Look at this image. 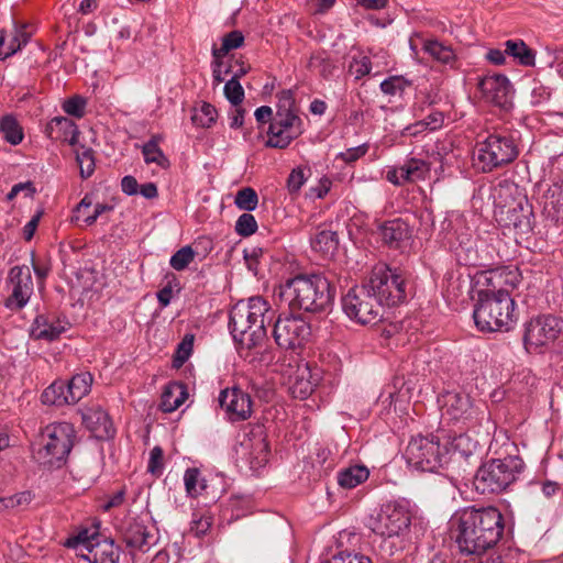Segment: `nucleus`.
Segmentation results:
<instances>
[{"instance_id":"obj_10","label":"nucleus","mask_w":563,"mask_h":563,"mask_svg":"<svg viewBox=\"0 0 563 563\" xmlns=\"http://www.w3.org/2000/svg\"><path fill=\"white\" fill-rule=\"evenodd\" d=\"M449 449L435 437H416L409 442L406 456L408 464L422 472H435L449 460Z\"/></svg>"},{"instance_id":"obj_49","label":"nucleus","mask_w":563,"mask_h":563,"mask_svg":"<svg viewBox=\"0 0 563 563\" xmlns=\"http://www.w3.org/2000/svg\"><path fill=\"white\" fill-rule=\"evenodd\" d=\"M455 257L460 265L470 267H490V264L481 262L478 249H456Z\"/></svg>"},{"instance_id":"obj_4","label":"nucleus","mask_w":563,"mask_h":563,"mask_svg":"<svg viewBox=\"0 0 563 563\" xmlns=\"http://www.w3.org/2000/svg\"><path fill=\"white\" fill-rule=\"evenodd\" d=\"M518 155L519 143L516 133L500 130L489 133L476 143L473 162L478 170L490 173L512 163Z\"/></svg>"},{"instance_id":"obj_48","label":"nucleus","mask_w":563,"mask_h":563,"mask_svg":"<svg viewBox=\"0 0 563 563\" xmlns=\"http://www.w3.org/2000/svg\"><path fill=\"white\" fill-rule=\"evenodd\" d=\"M311 243L316 246L338 245V233L328 225H319L311 236Z\"/></svg>"},{"instance_id":"obj_26","label":"nucleus","mask_w":563,"mask_h":563,"mask_svg":"<svg viewBox=\"0 0 563 563\" xmlns=\"http://www.w3.org/2000/svg\"><path fill=\"white\" fill-rule=\"evenodd\" d=\"M379 235L385 243L399 244L410 238L411 231L407 222L402 219H394L384 222L379 227Z\"/></svg>"},{"instance_id":"obj_41","label":"nucleus","mask_w":563,"mask_h":563,"mask_svg":"<svg viewBox=\"0 0 563 563\" xmlns=\"http://www.w3.org/2000/svg\"><path fill=\"white\" fill-rule=\"evenodd\" d=\"M0 131L3 139L12 144L18 145L23 140V132L15 118L12 115H4L0 121Z\"/></svg>"},{"instance_id":"obj_58","label":"nucleus","mask_w":563,"mask_h":563,"mask_svg":"<svg viewBox=\"0 0 563 563\" xmlns=\"http://www.w3.org/2000/svg\"><path fill=\"white\" fill-rule=\"evenodd\" d=\"M32 498L33 496L29 490L0 498L1 510L29 505L32 501Z\"/></svg>"},{"instance_id":"obj_1","label":"nucleus","mask_w":563,"mask_h":563,"mask_svg":"<svg viewBox=\"0 0 563 563\" xmlns=\"http://www.w3.org/2000/svg\"><path fill=\"white\" fill-rule=\"evenodd\" d=\"M452 538L460 552L478 559L500 540L504 517L496 507H466L453 514L450 521Z\"/></svg>"},{"instance_id":"obj_46","label":"nucleus","mask_w":563,"mask_h":563,"mask_svg":"<svg viewBox=\"0 0 563 563\" xmlns=\"http://www.w3.org/2000/svg\"><path fill=\"white\" fill-rule=\"evenodd\" d=\"M349 71L355 77L361 79L369 74H374V64L369 55H361L352 58Z\"/></svg>"},{"instance_id":"obj_50","label":"nucleus","mask_w":563,"mask_h":563,"mask_svg":"<svg viewBox=\"0 0 563 563\" xmlns=\"http://www.w3.org/2000/svg\"><path fill=\"white\" fill-rule=\"evenodd\" d=\"M409 86V81L401 76H390L380 82V90L387 96L401 95Z\"/></svg>"},{"instance_id":"obj_60","label":"nucleus","mask_w":563,"mask_h":563,"mask_svg":"<svg viewBox=\"0 0 563 563\" xmlns=\"http://www.w3.org/2000/svg\"><path fill=\"white\" fill-rule=\"evenodd\" d=\"M307 181L306 169L302 167L294 168L287 179V189L289 192H298Z\"/></svg>"},{"instance_id":"obj_63","label":"nucleus","mask_w":563,"mask_h":563,"mask_svg":"<svg viewBox=\"0 0 563 563\" xmlns=\"http://www.w3.org/2000/svg\"><path fill=\"white\" fill-rule=\"evenodd\" d=\"M551 91L542 84L536 82L530 91V103L532 106H540L550 99Z\"/></svg>"},{"instance_id":"obj_21","label":"nucleus","mask_w":563,"mask_h":563,"mask_svg":"<svg viewBox=\"0 0 563 563\" xmlns=\"http://www.w3.org/2000/svg\"><path fill=\"white\" fill-rule=\"evenodd\" d=\"M69 323L55 314H40L35 318L31 335L36 340L54 341L64 333Z\"/></svg>"},{"instance_id":"obj_19","label":"nucleus","mask_w":563,"mask_h":563,"mask_svg":"<svg viewBox=\"0 0 563 563\" xmlns=\"http://www.w3.org/2000/svg\"><path fill=\"white\" fill-rule=\"evenodd\" d=\"M442 416L451 420L470 419L474 408L470 397L462 393L446 391L439 398Z\"/></svg>"},{"instance_id":"obj_18","label":"nucleus","mask_w":563,"mask_h":563,"mask_svg":"<svg viewBox=\"0 0 563 563\" xmlns=\"http://www.w3.org/2000/svg\"><path fill=\"white\" fill-rule=\"evenodd\" d=\"M219 404L231 421H243L252 415L251 396L239 387L223 389Z\"/></svg>"},{"instance_id":"obj_51","label":"nucleus","mask_w":563,"mask_h":563,"mask_svg":"<svg viewBox=\"0 0 563 563\" xmlns=\"http://www.w3.org/2000/svg\"><path fill=\"white\" fill-rule=\"evenodd\" d=\"M223 92L232 106H240L244 99V89L235 78H230L224 84Z\"/></svg>"},{"instance_id":"obj_27","label":"nucleus","mask_w":563,"mask_h":563,"mask_svg":"<svg viewBox=\"0 0 563 563\" xmlns=\"http://www.w3.org/2000/svg\"><path fill=\"white\" fill-rule=\"evenodd\" d=\"M543 214L554 223H563V186H552L543 202Z\"/></svg>"},{"instance_id":"obj_52","label":"nucleus","mask_w":563,"mask_h":563,"mask_svg":"<svg viewBox=\"0 0 563 563\" xmlns=\"http://www.w3.org/2000/svg\"><path fill=\"white\" fill-rule=\"evenodd\" d=\"M87 100L81 96H74L63 102V110L71 117L82 118L85 115Z\"/></svg>"},{"instance_id":"obj_54","label":"nucleus","mask_w":563,"mask_h":563,"mask_svg":"<svg viewBox=\"0 0 563 563\" xmlns=\"http://www.w3.org/2000/svg\"><path fill=\"white\" fill-rule=\"evenodd\" d=\"M211 526L212 517L209 514H194L190 526V532L194 533L196 537L200 538L209 531Z\"/></svg>"},{"instance_id":"obj_23","label":"nucleus","mask_w":563,"mask_h":563,"mask_svg":"<svg viewBox=\"0 0 563 563\" xmlns=\"http://www.w3.org/2000/svg\"><path fill=\"white\" fill-rule=\"evenodd\" d=\"M290 391L295 398L306 399L312 394L317 379H312L311 371L308 364L297 366L294 376H290Z\"/></svg>"},{"instance_id":"obj_39","label":"nucleus","mask_w":563,"mask_h":563,"mask_svg":"<svg viewBox=\"0 0 563 563\" xmlns=\"http://www.w3.org/2000/svg\"><path fill=\"white\" fill-rule=\"evenodd\" d=\"M142 154L146 164H155L162 169H166L169 166V161L158 146L155 137L151 139L143 145Z\"/></svg>"},{"instance_id":"obj_28","label":"nucleus","mask_w":563,"mask_h":563,"mask_svg":"<svg viewBox=\"0 0 563 563\" xmlns=\"http://www.w3.org/2000/svg\"><path fill=\"white\" fill-rule=\"evenodd\" d=\"M48 129L54 137L60 139L64 142L69 143L71 146H76L78 143L79 130L77 124L65 117H56L51 120Z\"/></svg>"},{"instance_id":"obj_13","label":"nucleus","mask_w":563,"mask_h":563,"mask_svg":"<svg viewBox=\"0 0 563 563\" xmlns=\"http://www.w3.org/2000/svg\"><path fill=\"white\" fill-rule=\"evenodd\" d=\"M411 512L406 504L389 503L368 520V528L383 538L400 536L410 526Z\"/></svg>"},{"instance_id":"obj_59","label":"nucleus","mask_w":563,"mask_h":563,"mask_svg":"<svg viewBox=\"0 0 563 563\" xmlns=\"http://www.w3.org/2000/svg\"><path fill=\"white\" fill-rule=\"evenodd\" d=\"M443 121L444 117L441 112L432 111L426 117L423 121L418 122L413 125V128L418 130L413 131L412 134H415L416 132H420L422 129L435 131L442 126Z\"/></svg>"},{"instance_id":"obj_6","label":"nucleus","mask_w":563,"mask_h":563,"mask_svg":"<svg viewBox=\"0 0 563 563\" xmlns=\"http://www.w3.org/2000/svg\"><path fill=\"white\" fill-rule=\"evenodd\" d=\"M525 468L522 459L508 455L484 463L474 476V486L481 494L501 493L514 484Z\"/></svg>"},{"instance_id":"obj_57","label":"nucleus","mask_w":563,"mask_h":563,"mask_svg":"<svg viewBox=\"0 0 563 563\" xmlns=\"http://www.w3.org/2000/svg\"><path fill=\"white\" fill-rule=\"evenodd\" d=\"M194 345V335H185L178 344L174 355V366L180 367L190 356Z\"/></svg>"},{"instance_id":"obj_45","label":"nucleus","mask_w":563,"mask_h":563,"mask_svg":"<svg viewBox=\"0 0 563 563\" xmlns=\"http://www.w3.org/2000/svg\"><path fill=\"white\" fill-rule=\"evenodd\" d=\"M234 203L240 210L251 212L257 208L258 196L253 188L245 187L236 192Z\"/></svg>"},{"instance_id":"obj_38","label":"nucleus","mask_w":563,"mask_h":563,"mask_svg":"<svg viewBox=\"0 0 563 563\" xmlns=\"http://www.w3.org/2000/svg\"><path fill=\"white\" fill-rule=\"evenodd\" d=\"M75 147L76 162L79 166L80 177L89 178L96 169V158L92 148L77 143Z\"/></svg>"},{"instance_id":"obj_20","label":"nucleus","mask_w":563,"mask_h":563,"mask_svg":"<svg viewBox=\"0 0 563 563\" xmlns=\"http://www.w3.org/2000/svg\"><path fill=\"white\" fill-rule=\"evenodd\" d=\"M82 423L97 439H109L115 433L109 415L97 405L86 407L81 410Z\"/></svg>"},{"instance_id":"obj_44","label":"nucleus","mask_w":563,"mask_h":563,"mask_svg":"<svg viewBox=\"0 0 563 563\" xmlns=\"http://www.w3.org/2000/svg\"><path fill=\"white\" fill-rule=\"evenodd\" d=\"M97 538L98 533L96 531L90 532L88 529H84L76 536L68 538L65 545L71 549L85 548L89 553H91L96 547V542L98 541L96 540Z\"/></svg>"},{"instance_id":"obj_62","label":"nucleus","mask_w":563,"mask_h":563,"mask_svg":"<svg viewBox=\"0 0 563 563\" xmlns=\"http://www.w3.org/2000/svg\"><path fill=\"white\" fill-rule=\"evenodd\" d=\"M369 56L374 64V75L382 74L389 64V55L387 51L379 48L377 51H369Z\"/></svg>"},{"instance_id":"obj_30","label":"nucleus","mask_w":563,"mask_h":563,"mask_svg":"<svg viewBox=\"0 0 563 563\" xmlns=\"http://www.w3.org/2000/svg\"><path fill=\"white\" fill-rule=\"evenodd\" d=\"M423 53L429 55L433 60L451 68L454 67L456 62V55L452 47L437 38H428V42L423 44Z\"/></svg>"},{"instance_id":"obj_53","label":"nucleus","mask_w":563,"mask_h":563,"mask_svg":"<svg viewBox=\"0 0 563 563\" xmlns=\"http://www.w3.org/2000/svg\"><path fill=\"white\" fill-rule=\"evenodd\" d=\"M277 111L276 113L282 114H296L294 110L295 106V92L291 89H284L277 93Z\"/></svg>"},{"instance_id":"obj_9","label":"nucleus","mask_w":563,"mask_h":563,"mask_svg":"<svg viewBox=\"0 0 563 563\" xmlns=\"http://www.w3.org/2000/svg\"><path fill=\"white\" fill-rule=\"evenodd\" d=\"M342 309L349 319L363 325L378 323L384 312L365 283L347 290L342 297Z\"/></svg>"},{"instance_id":"obj_8","label":"nucleus","mask_w":563,"mask_h":563,"mask_svg":"<svg viewBox=\"0 0 563 563\" xmlns=\"http://www.w3.org/2000/svg\"><path fill=\"white\" fill-rule=\"evenodd\" d=\"M504 191L509 195V199L501 201L495 197L494 213L496 220L505 227L529 229L533 212L528 198L517 187L507 185L496 189L499 199L503 197Z\"/></svg>"},{"instance_id":"obj_43","label":"nucleus","mask_w":563,"mask_h":563,"mask_svg":"<svg viewBox=\"0 0 563 563\" xmlns=\"http://www.w3.org/2000/svg\"><path fill=\"white\" fill-rule=\"evenodd\" d=\"M319 253L320 260L323 261V265L335 269L346 265V249H312Z\"/></svg>"},{"instance_id":"obj_42","label":"nucleus","mask_w":563,"mask_h":563,"mask_svg":"<svg viewBox=\"0 0 563 563\" xmlns=\"http://www.w3.org/2000/svg\"><path fill=\"white\" fill-rule=\"evenodd\" d=\"M402 173L408 183L423 179L429 172L427 163L419 158H409L402 165Z\"/></svg>"},{"instance_id":"obj_37","label":"nucleus","mask_w":563,"mask_h":563,"mask_svg":"<svg viewBox=\"0 0 563 563\" xmlns=\"http://www.w3.org/2000/svg\"><path fill=\"white\" fill-rule=\"evenodd\" d=\"M269 446L263 437H255L251 440V451L249 453V462L251 468L258 470L268 461Z\"/></svg>"},{"instance_id":"obj_3","label":"nucleus","mask_w":563,"mask_h":563,"mask_svg":"<svg viewBox=\"0 0 563 563\" xmlns=\"http://www.w3.org/2000/svg\"><path fill=\"white\" fill-rule=\"evenodd\" d=\"M273 313L261 297L239 301L230 311L229 328L234 341L246 349L257 346L266 338L265 324L272 321Z\"/></svg>"},{"instance_id":"obj_17","label":"nucleus","mask_w":563,"mask_h":563,"mask_svg":"<svg viewBox=\"0 0 563 563\" xmlns=\"http://www.w3.org/2000/svg\"><path fill=\"white\" fill-rule=\"evenodd\" d=\"M478 89L486 101L504 109L510 107L515 93L512 84L501 74L483 77L478 82Z\"/></svg>"},{"instance_id":"obj_31","label":"nucleus","mask_w":563,"mask_h":563,"mask_svg":"<svg viewBox=\"0 0 563 563\" xmlns=\"http://www.w3.org/2000/svg\"><path fill=\"white\" fill-rule=\"evenodd\" d=\"M505 52L522 66H534L536 54L522 40H508L505 42Z\"/></svg>"},{"instance_id":"obj_34","label":"nucleus","mask_w":563,"mask_h":563,"mask_svg":"<svg viewBox=\"0 0 563 563\" xmlns=\"http://www.w3.org/2000/svg\"><path fill=\"white\" fill-rule=\"evenodd\" d=\"M369 476V471L363 465H353L339 472L338 483L342 488L352 489Z\"/></svg>"},{"instance_id":"obj_11","label":"nucleus","mask_w":563,"mask_h":563,"mask_svg":"<svg viewBox=\"0 0 563 563\" xmlns=\"http://www.w3.org/2000/svg\"><path fill=\"white\" fill-rule=\"evenodd\" d=\"M75 430L68 422L52 423L42 431V446L37 455L44 463L53 465L55 461L64 460L70 452Z\"/></svg>"},{"instance_id":"obj_2","label":"nucleus","mask_w":563,"mask_h":563,"mask_svg":"<svg viewBox=\"0 0 563 563\" xmlns=\"http://www.w3.org/2000/svg\"><path fill=\"white\" fill-rule=\"evenodd\" d=\"M334 296V287L320 274H300L280 286V297L292 311L324 312L332 306Z\"/></svg>"},{"instance_id":"obj_47","label":"nucleus","mask_w":563,"mask_h":563,"mask_svg":"<svg viewBox=\"0 0 563 563\" xmlns=\"http://www.w3.org/2000/svg\"><path fill=\"white\" fill-rule=\"evenodd\" d=\"M186 492L195 497L206 488L205 479L201 478L198 468H188L184 475Z\"/></svg>"},{"instance_id":"obj_35","label":"nucleus","mask_w":563,"mask_h":563,"mask_svg":"<svg viewBox=\"0 0 563 563\" xmlns=\"http://www.w3.org/2000/svg\"><path fill=\"white\" fill-rule=\"evenodd\" d=\"M91 553V563H119L120 551L113 540L104 538L102 541H97Z\"/></svg>"},{"instance_id":"obj_29","label":"nucleus","mask_w":563,"mask_h":563,"mask_svg":"<svg viewBox=\"0 0 563 563\" xmlns=\"http://www.w3.org/2000/svg\"><path fill=\"white\" fill-rule=\"evenodd\" d=\"M187 396L185 385L175 382L169 383L163 390L161 409L164 412H173L185 402Z\"/></svg>"},{"instance_id":"obj_12","label":"nucleus","mask_w":563,"mask_h":563,"mask_svg":"<svg viewBox=\"0 0 563 563\" xmlns=\"http://www.w3.org/2000/svg\"><path fill=\"white\" fill-rule=\"evenodd\" d=\"M523 328V345L531 353L554 343L562 333L563 321L553 314H540L527 321Z\"/></svg>"},{"instance_id":"obj_7","label":"nucleus","mask_w":563,"mask_h":563,"mask_svg":"<svg viewBox=\"0 0 563 563\" xmlns=\"http://www.w3.org/2000/svg\"><path fill=\"white\" fill-rule=\"evenodd\" d=\"M364 283L383 308L406 301L407 278L398 269H393L387 265H377Z\"/></svg>"},{"instance_id":"obj_5","label":"nucleus","mask_w":563,"mask_h":563,"mask_svg":"<svg viewBox=\"0 0 563 563\" xmlns=\"http://www.w3.org/2000/svg\"><path fill=\"white\" fill-rule=\"evenodd\" d=\"M515 299L507 289L479 296L473 318L481 331H508L515 323Z\"/></svg>"},{"instance_id":"obj_22","label":"nucleus","mask_w":563,"mask_h":563,"mask_svg":"<svg viewBox=\"0 0 563 563\" xmlns=\"http://www.w3.org/2000/svg\"><path fill=\"white\" fill-rule=\"evenodd\" d=\"M31 34L25 26L13 24L12 29L0 31V60H4L18 53L30 41Z\"/></svg>"},{"instance_id":"obj_33","label":"nucleus","mask_w":563,"mask_h":563,"mask_svg":"<svg viewBox=\"0 0 563 563\" xmlns=\"http://www.w3.org/2000/svg\"><path fill=\"white\" fill-rule=\"evenodd\" d=\"M66 382L55 380L42 393L41 399L44 405L62 407L73 405L67 395Z\"/></svg>"},{"instance_id":"obj_40","label":"nucleus","mask_w":563,"mask_h":563,"mask_svg":"<svg viewBox=\"0 0 563 563\" xmlns=\"http://www.w3.org/2000/svg\"><path fill=\"white\" fill-rule=\"evenodd\" d=\"M244 35L241 31L234 30L229 33H227L222 37V44L220 47L213 46L212 47V57H224L227 54H229L231 51L240 48L244 44Z\"/></svg>"},{"instance_id":"obj_56","label":"nucleus","mask_w":563,"mask_h":563,"mask_svg":"<svg viewBox=\"0 0 563 563\" xmlns=\"http://www.w3.org/2000/svg\"><path fill=\"white\" fill-rule=\"evenodd\" d=\"M196 253L192 249H178L170 257L169 264L176 271H183L195 260Z\"/></svg>"},{"instance_id":"obj_14","label":"nucleus","mask_w":563,"mask_h":563,"mask_svg":"<svg viewBox=\"0 0 563 563\" xmlns=\"http://www.w3.org/2000/svg\"><path fill=\"white\" fill-rule=\"evenodd\" d=\"M311 334L308 322L298 316L279 317L274 323L276 344L285 350L301 347Z\"/></svg>"},{"instance_id":"obj_32","label":"nucleus","mask_w":563,"mask_h":563,"mask_svg":"<svg viewBox=\"0 0 563 563\" xmlns=\"http://www.w3.org/2000/svg\"><path fill=\"white\" fill-rule=\"evenodd\" d=\"M91 384L92 376L88 372L74 375L71 379L66 383L67 395L69 396L73 405L78 402L90 391Z\"/></svg>"},{"instance_id":"obj_25","label":"nucleus","mask_w":563,"mask_h":563,"mask_svg":"<svg viewBox=\"0 0 563 563\" xmlns=\"http://www.w3.org/2000/svg\"><path fill=\"white\" fill-rule=\"evenodd\" d=\"M112 210L113 206L108 203L98 202L93 205L92 196L86 195L76 207L75 213L77 220H81L86 225H91L103 213Z\"/></svg>"},{"instance_id":"obj_15","label":"nucleus","mask_w":563,"mask_h":563,"mask_svg":"<svg viewBox=\"0 0 563 563\" xmlns=\"http://www.w3.org/2000/svg\"><path fill=\"white\" fill-rule=\"evenodd\" d=\"M9 295L4 305L12 311H19L30 301L34 292V283L31 269L26 265L14 266L8 276Z\"/></svg>"},{"instance_id":"obj_55","label":"nucleus","mask_w":563,"mask_h":563,"mask_svg":"<svg viewBox=\"0 0 563 563\" xmlns=\"http://www.w3.org/2000/svg\"><path fill=\"white\" fill-rule=\"evenodd\" d=\"M257 230V222L253 214L245 212L235 222V231L241 236L252 235Z\"/></svg>"},{"instance_id":"obj_16","label":"nucleus","mask_w":563,"mask_h":563,"mask_svg":"<svg viewBox=\"0 0 563 563\" xmlns=\"http://www.w3.org/2000/svg\"><path fill=\"white\" fill-rule=\"evenodd\" d=\"M302 133V121L297 114L276 113L267 130L265 145L286 148Z\"/></svg>"},{"instance_id":"obj_64","label":"nucleus","mask_w":563,"mask_h":563,"mask_svg":"<svg viewBox=\"0 0 563 563\" xmlns=\"http://www.w3.org/2000/svg\"><path fill=\"white\" fill-rule=\"evenodd\" d=\"M222 58L223 57L213 58L212 64H211L212 78H213L214 85H220L221 82H223L225 79V76L231 73L230 67H224Z\"/></svg>"},{"instance_id":"obj_24","label":"nucleus","mask_w":563,"mask_h":563,"mask_svg":"<svg viewBox=\"0 0 563 563\" xmlns=\"http://www.w3.org/2000/svg\"><path fill=\"white\" fill-rule=\"evenodd\" d=\"M152 538L146 526L137 521L130 522L123 532V541L126 547L142 552L150 548Z\"/></svg>"},{"instance_id":"obj_61","label":"nucleus","mask_w":563,"mask_h":563,"mask_svg":"<svg viewBox=\"0 0 563 563\" xmlns=\"http://www.w3.org/2000/svg\"><path fill=\"white\" fill-rule=\"evenodd\" d=\"M163 450L159 446H154L150 453L147 471L153 475H161L164 468Z\"/></svg>"},{"instance_id":"obj_36","label":"nucleus","mask_w":563,"mask_h":563,"mask_svg":"<svg viewBox=\"0 0 563 563\" xmlns=\"http://www.w3.org/2000/svg\"><path fill=\"white\" fill-rule=\"evenodd\" d=\"M218 119V111L209 102H201L195 107L191 114L192 124L200 129H210Z\"/></svg>"}]
</instances>
